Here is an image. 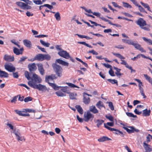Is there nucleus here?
<instances>
[{
  "instance_id": "41",
  "label": "nucleus",
  "mask_w": 152,
  "mask_h": 152,
  "mask_svg": "<svg viewBox=\"0 0 152 152\" xmlns=\"http://www.w3.org/2000/svg\"><path fill=\"white\" fill-rule=\"evenodd\" d=\"M138 7V10L140 12H144L147 13L145 10L140 5L138 4L137 6Z\"/></svg>"
},
{
  "instance_id": "28",
  "label": "nucleus",
  "mask_w": 152,
  "mask_h": 152,
  "mask_svg": "<svg viewBox=\"0 0 152 152\" xmlns=\"http://www.w3.org/2000/svg\"><path fill=\"white\" fill-rule=\"evenodd\" d=\"M96 106L99 109H101V107H103L105 108L102 102L101 101H99L96 104Z\"/></svg>"
},
{
  "instance_id": "7",
  "label": "nucleus",
  "mask_w": 152,
  "mask_h": 152,
  "mask_svg": "<svg viewBox=\"0 0 152 152\" xmlns=\"http://www.w3.org/2000/svg\"><path fill=\"white\" fill-rule=\"evenodd\" d=\"M12 132L15 135L16 138L18 141H22L23 139L24 141H25V139H24V137L21 136L19 129H17L16 130V129H15Z\"/></svg>"
},
{
  "instance_id": "49",
  "label": "nucleus",
  "mask_w": 152,
  "mask_h": 152,
  "mask_svg": "<svg viewBox=\"0 0 152 152\" xmlns=\"http://www.w3.org/2000/svg\"><path fill=\"white\" fill-rule=\"evenodd\" d=\"M147 26L146 27L142 26L141 28L142 29L144 30L145 31H149L150 30L149 27L150 26L147 24Z\"/></svg>"
},
{
  "instance_id": "30",
  "label": "nucleus",
  "mask_w": 152,
  "mask_h": 152,
  "mask_svg": "<svg viewBox=\"0 0 152 152\" xmlns=\"http://www.w3.org/2000/svg\"><path fill=\"white\" fill-rule=\"evenodd\" d=\"M104 122V121L102 120L97 119L95 123H97V126L98 127H99L100 125L102 124Z\"/></svg>"
},
{
  "instance_id": "64",
  "label": "nucleus",
  "mask_w": 152,
  "mask_h": 152,
  "mask_svg": "<svg viewBox=\"0 0 152 152\" xmlns=\"http://www.w3.org/2000/svg\"><path fill=\"white\" fill-rule=\"evenodd\" d=\"M13 77L15 78H17L19 77L18 74L17 72H13Z\"/></svg>"
},
{
  "instance_id": "44",
  "label": "nucleus",
  "mask_w": 152,
  "mask_h": 152,
  "mask_svg": "<svg viewBox=\"0 0 152 152\" xmlns=\"http://www.w3.org/2000/svg\"><path fill=\"white\" fill-rule=\"evenodd\" d=\"M25 77L28 80H30L31 79V77L29 76V74L28 72L26 71L25 72Z\"/></svg>"
},
{
  "instance_id": "11",
  "label": "nucleus",
  "mask_w": 152,
  "mask_h": 152,
  "mask_svg": "<svg viewBox=\"0 0 152 152\" xmlns=\"http://www.w3.org/2000/svg\"><path fill=\"white\" fill-rule=\"evenodd\" d=\"M136 23L139 26L140 28L142 26H146L147 24L145 20L141 18H139L136 22Z\"/></svg>"
},
{
  "instance_id": "20",
  "label": "nucleus",
  "mask_w": 152,
  "mask_h": 152,
  "mask_svg": "<svg viewBox=\"0 0 152 152\" xmlns=\"http://www.w3.org/2000/svg\"><path fill=\"white\" fill-rule=\"evenodd\" d=\"M151 110H148L145 109L142 110V116H143L147 117L150 115Z\"/></svg>"
},
{
  "instance_id": "8",
  "label": "nucleus",
  "mask_w": 152,
  "mask_h": 152,
  "mask_svg": "<svg viewBox=\"0 0 152 152\" xmlns=\"http://www.w3.org/2000/svg\"><path fill=\"white\" fill-rule=\"evenodd\" d=\"M58 54L60 56L66 59H68L70 57V55L66 51L64 50H63L61 51H59L58 53Z\"/></svg>"
},
{
  "instance_id": "50",
  "label": "nucleus",
  "mask_w": 152,
  "mask_h": 152,
  "mask_svg": "<svg viewBox=\"0 0 152 152\" xmlns=\"http://www.w3.org/2000/svg\"><path fill=\"white\" fill-rule=\"evenodd\" d=\"M104 127L106 128V129H108L109 130H110L111 131H114V130H115V129L113 128H111L107 126H106V125L105 124H104Z\"/></svg>"
},
{
  "instance_id": "46",
  "label": "nucleus",
  "mask_w": 152,
  "mask_h": 152,
  "mask_svg": "<svg viewBox=\"0 0 152 152\" xmlns=\"http://www.w3.org/2000/svg\"><path fill=\"white\" fill-rule=\"evenodd\" d=\"M33 99L31 97L28 96L25 98L24 99V101L26 102H27L29 101H31Z\"/></svg>"
},
{
  "instance_id": "59",
  "label": "nucleus",
  "mask_w": 152,
  "mask_h": 152,
  "mask_svg": "<svg viewBox=\"0 0 152 152\" xmlns=\"http://www.w3.org/2000/svg\"><path fill=\"white\" fill-rule=\"evenodd\" d=\"M89 33L92 34V35H94L96 36L97 37H103V36L102 34H94V33H93L92 32H89Z\"/></svg>"
},
{
  "instance_id": "24",
  "label": "nucleus",
  "mask_w": 152,
  "mask_h": 152,
  "mask_svg": "<svg viewBox=\"0 0 152 152\" xmlns=\"http://www.w3.org/2000/svg\"><path fill=\"white\" fill-rule=\"evenodd\" d=\"M9 77V75L7 72L1 71L0 69V77Z\"/></svg>"
},
{
  "instance_id": "29",
  "label": "nucleus",
  "mask_w": 152,
  "mask_h": 152,
  "mask_svg": "<svg viewBox=\"0 0 152 152\" xmlns=\"http://www.w3.org/2000/svg\"><path fill=\"white\" fill-rule=\"evenodd\" d=\"M140 4H142V5L145 8H147V10L152 12L149 6V5L147 4H145L142 1H141L140 2Z\"/></svg>"
},
{
  "instance_id": "33",
  "label": "nucleus",
  "mask_w": 152,
  "mask_h": 152,
  "mask_svg": "<svg viewBox=\"0 0 152 152\" xmlns=\"http://www.w3.org/2000/svg\"><path fill=\"white\" fill-rule=\"evenodd\" d=\"M75 35H76L78 36V37L81 38H85L86 39H92V38H91L89 37L84 35H81L79 34H75Z\"/></svg>"
},
{
  "instance_id": "58",
  "label": "nucleus",
  "mask_w": 152,
  "mask_h": 152,
  "mask_svg": "<svg viewBox=\"0 0 152 152\" xmlns=\"http://www.w3.org/2000/svg\"><path fill=\"white\" fill-rule=\"evenodd\" d=\"M6 125L7 126H8L10 129L13 130L14 129V127L11 124L9 123V122H8L7 124Z\"/></svg>"
},
{
  "instance_id": "19",
  "label": "nucleus",
  "mask_w": 152,
  "mask_h": 152,
  "mask_svg": "<svg viewBox=\"0 0 152 152\" xmlns=\"http://www.w3.org/2000/svg\"><path fill=\"white\" fill-rule=\"evenodd\" d=\"M56 63H58L64 66H68L69 65V63H68L60 59H56L55 61V63L56 64Z\"/></svg>"
},
{
  "instance_id": "1",
  "label": "nucleus",
  "mask_w": 152,
  "mask_h": 152,
  "mask_svg": "<svg viewBox=\"0 0 152 152\" xmlns=\"http://www.w3.org/2000/svg\"><path fill=\"white\" fill-rule=\"evenodd\" d=\"M92 112L94 114L97 113L99 111L96 108L95 106L92 105L89 107V110L86 113H85L84 115V121L86 122H88L90 120L92 121L94 118V115L91 113Z\"/></svg>"
},
{
  "instance_id": "39",
  "label": "nucleus",
  "mask_w": 152,
  "mask_h": 152,
  "mask_svg": "<svg viewBox=\"0 0 152 152\" xmlns=\"http://www.w3.org/2000/svg\"><path fill=\"white\" fill-rule=\"evenodd\" d=\"M78 43L82 44L83 45H85V46L90 48H92V47L91 46V45H89L87 43H86L85 42H77Z\"/></svg>"
},
{
  "instance_id": "6",
  "label": "nucleus",
  "mask_w": 152,
  "mask_h": 152,
  "mask_svg": "<svg viewBox=\"0 0 152 152\" xmlns=\"http://www.w3.org/2000/svg\"><path fill=\"white\" fill-rule=\"evenodd\" d=\"M30 80H31L29 81H32V83L33 85H36V83H39L41 82V79L38 77V75L35 73L33 74L32 77H31Z\"/></svg>"
},
{
  "instance_id": "55",
  "label": "nucleus",
  "mask_w": 152,
  "mask_h": 152,
  "mask_svg": "<svg viewBox=\"0 0 152 152\" xmlns=\"http://www.w3.org/2000/svg\"><path fill=\"white\" fill-rule=\"evenodd\" d=\"M121 61H122V62L121 63V64L125 65L126 68L128 67V66H129V65L125 60H122L121 59Z\"/></svg>"
},
{
  "instance_id": "18",
  "label": "nucleus",
  "mask_w": 152,
  "mask_h": 152,
  "mask_svg": "<svg viewBox=\"0 0 152 152\" xmlns=\"http://www.w3.org/2000/svg\"><path fill=\"white\" fill-rule=\"evenodd\" d=\"M143 144L144 148L146 150L145 151L150 152L152 151V148L151 145L148 144L145 142L143 143Z\"/></svg>"
},
{
  "instance_id": "13",
  "label": "nucleus",
  "mask_w": 152,
  "mask_h": 152,
  "mask_svg": "<svg viewBox=\"0 0 152 152\" xmlns=\"http://www.w3.org/2000/svg\"><path fill=\"white\" fill-rule=\"evenodd\" d=\"M37 65L38 67V69L40 73L42 75H43L45 74V70L43 68L42 64L41 63L37 64Z\"/></svg>"
},
{
  "instance_id": "60",
  "label": "nucleus",
  "mask_w": 152,
  "mask_h": 152,
  "mask_svg": "<svg viewBox=\"0 0 152 152\" xmlns=\"http://www.w3.org/2000/svg\"><path fill=\"white\" fill-rule=\"evenodd\" d=\"M102 64L106 67L107 68H110V69H111L112 68V66L108 64H106L105 63Z\"/></svg>"
},
{
  "instance_id": "17",
  "label": "nucleus",
  "mask_w": 152,
  "mask_h": 152,
  "mask_svg": "<svg viewBox=\"0 0 152 152\" xmlns=\"http://www.w3.org/2000/svg\"><path fill=\"white\" fill-rule=\"evenodd\" d=\"M4 59L6 61H13L14 60V57L13 56H11L6 54L4 56Z\"/></svg>"
},
{
  "instance_id": "14",
  "label": "nucleus",
  "mask_w": 152,
  "mask_h": 152,
  "mask_svg": "<svg viewBox=\"0 0 152 152\" xmlns=\"http://www.w3.org/2000/svg\"><path fill=\"white\" fill-rule=\"evenodd\" d=\"M38 60L39 61H42L44 60L43 54H39L36 55L33 60V61Z\"/></svg>"
},
{
  "instance_id": "31",
  "label": "nucleus",
  "mask_w": 152,
  "mask_h": 152,
  "mask_svg": "<svg viewBox=\"0 0 152 152\" xmlns=\"http://www.w3.org/2000/svg\"><path fill=\"white\" fill-rule=\"evenodd\" d=\"M107 80L111 83L112 84H115L117 86H118V81L117 80L115 79H108Z\"/></svg>"
},
{
  "instance_id": "21",
  "label": "nucleus",
  "mask_w": 152,
  "mask_h": 152,
  "mask_svg": "<svg viewBox=\"0 0 152 152\" xmlns=\"http://www.w3.org/2000/svg\"><path fill=\"white\" fill-rule=\"evenodd\" d=\"M113 68L116 71L115 73V74L117 77H118L119 78L121 76L123 75V74L121 73L120 72V71L121 70V69H119L117 67H115V66H113Z\"/></svg>"
},
{
  "instance_id": "40",
  "label": "nucleus",
  "mask_w": 152,
  "mask_h": 152,
  "mask_svg": "<svg viewBox=\"0 0 152 152\" xmlns=\"http://www.w3.org/2000/svg\"><path fill=\"white\" fill-rule=\"evenodd\" d=\"M113 55L121 59H124L125 58L124 57H123L120 54V53H113Z\"/></svg>"
},
{
  "instance_id": "37",
  "label": "nucleus",
  "mask_w": 152,
  "mask_h": 152,
  "mask_svg": "<svg viewBox=\"0 0 152 152\" xmlns=\"http://www.w3.org/2000/svg\"><path fill=\"white\" fill-rule=\"evenodd\" d=\"M54 16L57 20L58 21L61 20V16L59 12H56L54 15Z\"/></svg>"
},
{
  "instance_id": "2",
  "label": "nucleus",
  "mask_w": 152,
  "mask_h": 152,
  "mask_svg": "<svg viewBox=\"0 0 152 152\" xmlns=\"http://www.w3.org/2000/svg\"><path fill=\"white\" fill-rule=\"evenodd\" d=\"M16 4L20 8L24 10L30 9L31 8V7L29 5H32L33 4L32 2L29 0H26L25 3L21 1L17 2Z\"/></svg>"
},
{
  "instance_id": "45",
  "label": "nucleus",
  "mask_w": 152,
  "mask_h": 152,
  "mask_svg": "<svg viewBox=\"0 0 152 152\" xmlns=\"http://www.w3.org/2000/svg\"><path fill=\"white\" fill-rule=\"evenodd\" d=\"M44 60H50L51 58V57L49 54L44 55L43 54Z\"/></svg>"
},
{
  "instance_id": "61",
  "label": "nucleus",
  "mask_w": 152,
  "mask_h": 152,
  "mask_svg": "<svg viewBox=\"0 0 152 152\" xmlns=\"http://www.w3.org/2000/svg\"><path fill=\"white\" fill-rule=\"evenodd\" d=\"M18 96V95L14 96L12 99L11 101V103H15L17 101V99Z\"/></svg>"
},
{
  "instance_id": "16",
  "label": "nucleus",
  "mask_w": 152,
  "mask_h": 152,
  "mask_svg": "<svg viewBox=\"0 0 152 152\" xmlns=\"http://www.w3.org/2000/svg\"><path fill=\"white\" fill-rule=\"evenodd\" d=\"M100 18L102 20H104L105 22H108V23L111 25L115 26L116 27H122L121 26L120 24L112 23L110 20L107 19L104 17H100Z\"/></svg>"
},
{
  "instance_id": "51",
  "label": "nucleus",
  "mask_w": 152,
  "mask_h": 152,
  "mask_svg": "<svg viewBox=\"0 0 152 152\" xmlns=\"http://www.w3.org/2000/svg\"><path fill=\"white\" fill-rule=\"evenodd\" d=\"M33 1L36 4H42V2L40 0H33Z\"/></svg>"
},
{
  "instance_id": "38",
  "label": "nucleus",
  "mask_w": 152,
  "mask_h": 152,
  "mask_svg": "<svg viewBox=\"0 0 152 152\" xmlns=\"http://www.w3.org/2000/svg\"><path fill=\"white\" fill-rule=\"evenodd\" d=\"M26 56H22L20 58V60L18 61V63L20 64H22V62L24 61L27 58Z\"/></svg>"
},
{
  "instance_id": "56",
  "label": "nucleus",
  "mask_w": 152,
  "mask_h": 152,
  "mask_svg": "<svg viewBox=\"0 0 152 152\" xmlns=\"http://www.w3.org/2000/svg\"><path fill=\"white\" fill-rule=\"evenodd\" d=\"M77 120H78V121L80 123H82L83 122V121H84V119L80 118L78 115H77Z\"/></svg>"
},
{
  "instance_id": "42",
  "label": "nucleus",
  "mask_w": 152,
  "mask_h": 152,
  "mask_svg": "<svg viewBox=\"0 0 152 152\" xmlns=\"http://www.w3.org/2000/svg\"><path fill=\"white\" fill-rule=\"evenodd\" d=\"M114 131H116V132H113L114 134H121L122 135V137H123L124 136V134H123V133L119 130L115 129V130H114Z\"/></svg>"
},
{
  "instance_id": "23",
  "label": "nucleus",
  "mask_w": 152,
  "mask_h": 152,
  "mask_svg": "<svg viewBox=\"0 0 152 152\" xmlns=\"http://www.w3.org/2000/svg\"><path fill=\"white\" fill-rule=\"evenodd\" d=\"M23 42L25 45L26 47L29 48H31V43L30 41L27 39H25L23 41Z\"/></svg>"
},
{
  "instance_id": "57",
  "label": "nucleus",
  "mask_w": 152,
  "mask_h": 152,
  "mask_svg": "<svg viewBox=\"0 0 152 152\" xmlns=\"http://www.w3.org/2000/svg\"><path fill=\"white\" fill-rule=\"evenodd\" d=\"M109 74L112 76H115V75L114 74V71H113L112 69H110L109 71Z\"/></svg>"
},
{
  "instance_id": "4",
  "label": "nucleus",
  "mask_w": 152,
  "mask_h": 152,
  "mask_svg": "<svg viewBox=\"0 0 152 152\" xmlns=\"http://www.w3.org/2000/svg\"><path fill=\"white\" fill-rule=\"evenodd\" d=\"M32 81H28V85L32 88L34 89H37L39 91L45 92L47 90V88L45 85L39 84H38L33 85Z\"/></svg>"
},
{
  "instance_id": "63",
  "label": "nucleus",
  "mask_w": 152,
  "mask_h": 152,
  "mask_svg": "<svg viewBox=\"0 0 152 152\" xmlns=\"http://www.w3.org/2000/svg\"><path fill=\"white\" fill-rule=\"evenodd\" d=\"M15 111L17 114H18L19 115L23 116V113H22L21 111L17 110H15Z\"/></svg>"
},
{
  "instance_id": "27",
  "label": "nucleus",
  "mask_w": 152,
  "mask_h": 152,
  "mask_svg": "<svg viewBox=\"0 0 152 152\" xmlns=\"http://www.w3.org/2000/svg\"><path fill=\"white\" fill-rule=\"evenodd\" d=\"M75 107L77 109L78 112L81 114H83V110L80 105H76L75 106Z\"/></svg>"
},
{
  "instance_id": "62",
  "label": "nucleus",
  "mask_w": 152,
  "mask_h": 152,
  "mask_svg": "<svg viewBox=\"0 0 152 152\" xmlns=\"http://www.w3.org/2000/svg\"><path fill=\"white\" fill-rule=\"evenodd\" d=\"M44 6L45 7H47L50 10H51L53 8V7L52 5H50L49 4H45L44 5Z\"/></svg>"
},
{
  "instance_id": "36",
  "label": "nucleus",
  "mask_w": 152,
  "mask_h": 152,
  "mask_svg": "<svg viewBox=\"0 0 152 152\" xmlns=\"http://www.w3.org/2000/svg\"><path fill=\"white\" fill-rule=\"evenodd\" d=\"M142 39L144 41L148 43L149 45H152V40L151 39H147L144 37H142Z\"/></svg>"
},
{
  "instance_id": "10",
  "label": "nucleus",
  "mask_w": 152,
  "mask_h": 152,
  "mask_svg": "<svg viewBox=\"0 0 152 152\" xmlns=\"http://www.w3.org/2000/svg\"><path fill=\"white\" fill-rule=\"evenodd\" d=\"M131 45L134 46L135 48L139 50L141 52L145 53L146 52V51L140 45L137 43H134L133 41Z\"/></svg>"
},
{
  "instance_id": "43",
  "label": "nucleus",
  "mask_w": 152,
  "mask_h": 152,
  "mask_svg": "<svg viewBox=\"0 0 152 152\" xmlns=\"http://www.w3.org/2000/svg\"><path fill=\"white\" fill-rule=\"evenodd\" d=\"M126 114L129 117L137 118V116L134 115L133 113L129 112H126Z\"/></svg>"
},
{
  "instance_id": "53",
  "label": "nucleus",
  "mask_w": 152,
  "mask_h": 152,
  "mask_svg": "<svg viewBox=\"0 0 152 152\" xmlns=\"http://www.w3.org/2000/svg\"><path fill=\"white\" fill-rule=\"evenodd\" d=\"M67 84L69 86H70L72 88H79V87H78L77 86L75 85L72 84V83H67Z\"/></svg>"
},
{
  "instance_id": "48",
  "label": "nucleus",
  "mask_w": 152,
  "mask_h": 152,
  "mask_svg": "<svg viewBox=\"0 0 152 152\" xmlns=\"http://www.w3.org/2000/svg\"><path fill=\"white\" fill-rule=\"evenodd\" d=\"M107 103H108V105L109 107L110 108V109L112 110H114V107L113 105L112 102H107Z\"/></svg>"
},
{
  "instance_id": "34",
  "label": "nucleus",
  "mask_w": 152,
  "mask_h": 152,
  "mask_svg": "<svg viewBox=\"0 0 152 152\" xmlns=\"http://www.w3.org/2000/svg\"><path fill=\"white\" fill-rule=\"evenodd\" d=\"M40 42L42 45L46 47H49L50 45V43L48 42L46 43L44 41L41 39L40 40Z\"/></svg>"
},
{
  "instance_id": "12",
  "label": "nucleus",
  "mask_w": 152,
  "mask_h": 152,
  "mask_svg": "<svg viewBox=\"0 0 152 152\" xmlns=\"http://www.w3.org/2000/svg\"><path fill=\"white\" fill-rule=\"evenodd\" d=\"M4 66L5 69L10 72H14L15 70V68L13 65L11 66L9 64H6Z\"/></svg>"
},
{
  "instance_id": "52",
  "label": "nucleus",
  "mask_w": 152,
  "mask_h": 152,
  "mask_svg": "<svg viewBox=\"0 0 152 152\" xmlns=\"http://www.w3.org/2000/svg\"><path fill=\"white\" fill-rule=\"evenodd\" d=\"M56 95L58 96H66V94H64L60 92H56Z\"/></svg>"
},
{
  "instance_id": "9",
  "label": "nucleus",
  "mask_w": 152,
  "mask_h": 152,
  "mask_svg": "<svg viewBox=\"0 0 152 152\" xmlns=\"http://www.w3.org/2000/svg\"><path fill=\"white\" fill-rule=\"evenodd\" d=\"M128 127L131 129H130L125 127H123V128L126 130L128 133L131 134L134 133V132H140V130L139 129H136L133 126H128Z\"/></svg>"
},
{
  "instance_id": "5",
  "label": "nucleus",
  "mask_w": 152,
  "mask_h": 152,
  "mask_svg": "<svg viewBox=\"0 0 152 152\" xmlns=\"http://www.w3.org/2000/svg\"><path fill=\"white\" fill-rule=\"evenodd\" d=\"M53 80L51 75H50L47 76L45 77L46 82L48 83L50 86H51L55 90H58L59 88L61 87L57 86L54 83L49 82V81Z\"/></svg>"
},
{
  "instance_id": "47",
  "label": "nucleus",
  "mask_w": 152,
  "mask_h": 152,
  "mask_svg": "<svg viewBox=\"0 0 152 152\" xmlns=\"http://www.w3.org/2000/svg\"><path fill=\"white\" fill-rule=\"evenodd\" d=\"M122 3L124 5V6L125 7L129 8H132V6L127 3L123 2Z\"/></svg>"
},
{
  "instance_id": "35",
  "label": "nucleus",
  "mask_w": 152,
  "mask_h": 152,
  "mask_svg": "<svg viewBox=\"0 0 152 152\" xmlns=\"http://www.w3.org/2000/svg\"><path fill=\"white\" fill-rule=\"evenodd\" d=\"M122 41L123 42L128 44L129 45H131L133 42V41L131 39H122Z\"/></svg>"
},
{
  "instance_id": "32",
  "label": "nucleus",
  "mask_w": 152,
  "mask_h": 152,
  "mask_svg": "<svg viewBox=\"0 0 152 152\" xmlns=\"http://www.w3.org/2000/svg\"><path fill=\"white\" fill-rule=\"evenodd\" d=\"M77 96V94L76 93H70L69 96L70 99H76L75 96Z\"/></svg>"
},
{
  "instance_id": "26",
  "label": "nucleus",
  "mask_w": 152,
  "mask_h": 152,
  "mask_svg": "<svg viewBox=\"0 0 152 152\" xmlns=\"http://www.w3.org/2000/svg\"><path fill=\"white\" fill-rule=\"evenodd\" d=\"M13 51L14 53L17 55H19L20 54H23V52H22L20 51L19 49L15 47H14Z\"/></svg>"
},
{
  "instance_id": "54",
  "label": "nucleus",
  "mask_w": 152,
  "mask_h": 152,
  "mask_svg": "<svg viewBox=\"0 0 152 152\" xmlns=\"http://www.w3.org/2000/svg\"><path fill=\"white\" fill-rule=\"evenodd\" d=\"M105 117L111 121H113V118L111 115L107 116L106 115L105 116Z\"/></svg>"
},
{
  "instance_id": "3",
  "label": "nucleus",
  "mask_w": 152,
  "mask_h": 152,
  "mask_svg": "<svg viewBox=\"0 0 152 152\" xmlns=\"http://www.w3.org/2000/svg\"><path fill=\"white\" fill-rule=\"evenodd\" d=\"M53 69L56 75L59 77L62 76L63 69L61 67L57 64L56 63H54L52 65Z\"/></svg>"
},
{
  "instance_id": "15",
  "label": "nucleus",
  "mask_w": 152,
  "mask_h": 152,
  "mask_svg": "<svg viewBox=\"0 0 152 152\" xmlns=\"http://www.w3.org/2000/svg\"><path fill=\"white\" fill-rule=\"evenodd\" d=\"M28 68L30 72L34 71L36 70L37 69V67L35 63L29 64L28 65Z\"/></svg>"
},
{
  "instance_id": "22",
  "label": "nucleus",
  "mask_w": 152,
  "mask_h": 152,
  "mask_svg": "<svg viewBox=\"0 0 152 152\" xmlns=\"http://www.w3.org/2000/svg\"><path fill=\"white\" fill-rule=\"evenodd\" d=\"M111 139L107 136H103L102 137L99 138L98 140L100 142H102L106 141L111 140Z\"/></svg>"
},
{
  "instance_id": "25",
  "label": "nucleus",
  "mask_w": 152,
  "mask_h": 152,
  "mask_svg": "<svg viewBox=\"0 0 152 152\" xmlns=\"http://www.w3.org/2000/svg\"><path fill=\"white\" fill-rule=\"evenodd\" d=\"M83 102L86 104H89L90 102V98L89 97L86 96V95H83Z\"/></svg>"
}]
</instances>
